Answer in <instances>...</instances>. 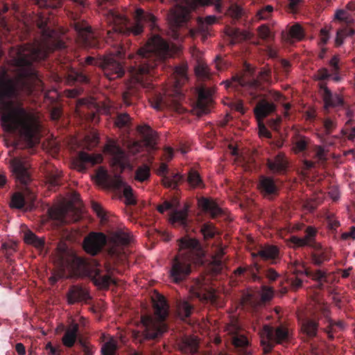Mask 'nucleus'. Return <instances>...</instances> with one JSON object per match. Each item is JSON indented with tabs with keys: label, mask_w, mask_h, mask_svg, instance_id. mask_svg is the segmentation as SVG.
<instances>
[{
	"label": "nucleus",
	"mask_w": 355,
	"mask_h": 355,
	"mask_svg": "<svg viewBox=\"0 0 355 355\" xmlns=\"http://www.w3.org/2000/svg\"><path fill=\"white\" fill-rule=\"evenodd\" d=\"M38 47L19 46L10 52L17 76L0 71V123L8 132H16L29 146H33L39 121L32 109L24 105V94H29L40 82L35 63L46 56Z\"/></svg>",
	"instance_id": "f257e3e1"
},
{
	"label": "nucleus",
	"mask_w": 355,
	"mask_h": 355,
	"mask_svg": "<svg viewBox=\"0 0 355 355\" xmlns=\"http://www.w3.org/2000/svg\"><path fill=\"white\" fill-rule=\"evenodd\" d=\"M107 18L111 28L107 31L106 43L117 49L111 55L101 58L100 67L108 79L114 80L125 73V68L119 60L124 55L119 49L121 48V37L140 35L144 31L145 24L152 30L155 28L157 19L152 13L142 8H137L134 11L132 20L113 11L109 12Z\"/></svg>",
	"instance_id": "f03ea898"
},
{
	"label": "nucleus",
	"mask_w": 355,
	"mask_h": 355,
	"mask_svg": "<svg viewBox=\"0 0 355 355\" xmlns=\"http://www.w3.org/2000/svg\"><path fill=\"white\" fill-rule=\"evenodd\" d=\"M171 55L169 44L159 35L152 36L135 55H129L131 82L123 94V103L129 106L139 96L141 89L148 92L154 89L153 71L158 63Z\"/></svg>",
	"instance_id": "7ed1b4c3"
},
{
	"label": "nucleus",
	"mask_w": 355,
	"mask_h": 355,
	"mask_svg": "<svg viewBox=\"0 0 355 355\" xmlns=\"http://www.w3.org/2000/svg\"><path fill=\"white\" fill-rule=\"evenodd\" d=\"M180 252L172 261L169 277L172 282L180 284L191 272V265L200 264L205 255L200 241L189 236L179 240Z\"/></svg>",
	"instance_id": "20e7f679"
},
{
	"label": "nucleus",
	"mask_w": 355,
	"mask_h": 355,
	"mask_svg": "<svg viewBox=\"0 0 355 355\" xmlns=\"http://www.w3.org/2000/svg\"><path fill=\"white\" fill-rule=\"evenodd\" d=\"M271 69L263 67L259 71L257 78H254V69L250 65L246 66L245 71L241 74H237L232 77L231 80L226 82L227 87L241 89L245 96H249L251 101H254L261 96V91L264 87L261 82L269 83L271 81Z\"/></svg>",
	"instance_id": "39448f33"
},
{
	"label": "nucleus",
	"mask_w": 355,
	"mask_h": 355,
	"mask_svg": "<svg viewBox=\"0 0 355 355\" xmlns=\"http://www.w3.org/2000/svg\"><path fill=\"white\" fill-rule=\"evenodd\" d=\"M174 6L168 14V20L175 37L178 38L180 34L178 28L184 26L189 21L191 12L201 6L214 5L218 12H223L222 0H173Z\"/></svg>",
	"instance_id": "423d86ee"
},
{
	"label": "nucleus",
	"mask_w": 355,
	"mask_h": 355,
	"mask_svg": "<svg viewBox=\"0 0 355 355\" xmlns=\"http://www.w3.org/2000/svg\"><path fill=\"white\" fill-rule=\"evenodd\" d=\"M153 308L157 320L150 317L142 319L144 330L141 334L144 338L146 340L157 338L167 329L164 321L168 315L169 306L165 297L159 295L157 300L153 301Z\"/></svg>",
	"instance_id": "0eeeda50"
},
{
	"label": "nucleus",
	"mask_w": 355,
	"mask_h": 355,
	"mask_svg": "<svg viewBox=\"0 0 355 355\" xmlns=\"http://www.w3.org/2000/svg\"><path fill=\"white\" fill-rule=\"evenodd\" d=\"M95 177L98 184L105 189L117 191L122 190L127 204L137 203L133 196L132 189L125 184L119 175L116 174L112 176L108 174L105 168L101 166L96 170Z\"/></svg>",
	"instance_id": "6e6552de"
},
{
	"label": "nucleus",
	"mask_w": 355,
	"mask_h": 355,
	"mask_svg": "<svg viewBox=\"0 0 355 355\" xmlns=\"http://www.w3.org/2000/svg\"><path fill=\"white\" fill-rule=\"evenodd\" d=\"M10 170L16 182L27 186L33 180L31 164L26 155L19 154L10 159Z\"/></svg>",
	"instance_id": "1a4fd4ad"
},
{
	"label": "nucleus",
	"mask_w": 355,
	"mask_h": 355,
	"mask_svg": "<svg viewBox=\"0 0 355 355\" xmlns=\"http://www.w3.org/2000/svg\"><path fill=\"white\" fill-rule=\"evenodd\" d=\"M261 346L263 353H270L276 343L281 344L288 338V329L282 326L277 327L275 330L269 325H264L260 333Z\"/></svg>",
	"instance_id": "9d476101"
},
{
	"label": "nucleus",
	"mask_w": 355,
	"mask_h": 355,
	"mask_svg": "<svg viewBox=\"0 0 355 355\" xmlns=\"http://www.w3.org/2000/svg\"><path fill=\"white\" fill-rule=\"evenodd\" d=\"M176 200L168 201L165 200L161 205H159L157 207V211L163 214L166 211H172L170 216V221L171 224L175 227H182L186 229L189 225L188 219V207L185 206L182 209L177 210Z\"/></svg>",
	"instance_id": "9b49d317"
},
{
	"label": "nucleus",
	"mask_w": 355,
	"mask_h": 355,
	"mask_svg": "<svg viewBox=\"0 0 355 355\" xmlns=\"http://www.w3.org/2000/svg\"><path fill=\"white\" fill-rule=\"evenodd\" d=\"M104 152L112 157V165L120 168L121 172L128 166V156L117 140L107 138L104 146Z\"/></svg>",
	"instance_id": "f8f14e48"
},
{
	"label": "nucleus",
	"mask_w": 355,
	"mask_h": 355,
	"mask_svg": "<svg viewBox=\"0 0 355 355\" xmlns=\"http://www.w3.org/2000/svg\"><path fill=\"white\" fill-rule=\"evenodd\" d=\"M71 26L76 32L78 40L83 45L92 48L100 47L99 40L86 21L73 20Z\"/></svg>",
	"instance_id": "ddd939ff"
},
{
	"label": "nucleus",
	"mask_w": 355,
	"mask_h": 355,
	"mask_svg": "<svg viewBox=\"0 0 355 355\" xmlns=\"http://www.w3.org/2000/svg\"><path fill=\"white\" fill-rule=\"evenodd\" d=\"M189 292L193 297L202 302L214 303L216 301V295L213 289L208 288L203 280L193 279L189 285Z\"/></svg>",
	"instance_id": "4468645a"
},
{
	"label": "nucleus",
	"mask_w": 355,
	"mask_h": 355,
	"mask_svg": "<svg viewBox=\"0 0 355 355\" xmlns=\"http://www.w3.org/2000/svg\"><path fill=\"white\" fill-rule=\"evenodd\" d=\"M317 232V230L315 227L308 226L305 230V236L304 237L291 236L289 239V242L293 245V248H294L309 246L312 249H318L320 248V243L315 241Z\"/></svg>",
	"instance_id": "2eb2a0df"
},
{
	"label": "nucleus",
	"mask_w": 355,
	"mask_h": 355,
	"mask_svg": "<svg viewBox=\"0 0 355 355\" xmlns=\"http://www.w3.org/2000/svg\"><path fill=\"white\" fill-rule=\"evenodd\" d=\"M106 243V237L103 233L92 232L86 236L83 241L84 250L91 255L99 253Z\"/></svg>",
	"instance_id": "dca6fc26"
},
{
	"label": "nucleus",
	"mask_w": 355,
	"mask_h": 355,
	"mask_svg": "<svg viewBox=\"0 0 355 355\" xmlns=\"http://www.w3.org/2000/svg\"><path fill=\"white\" fill-rule=\"evenodd\" d=\"M66 295L67 303L70 305L79 302L88 304L92 299L89 291L79 284L69 286Z\"/></svg>",
	"instance_id": "f3484780"
},
{
	"label": "nucleus",
	"mask_w": 355,
	"mask_h": 355,
	"mask_svg": "<svg viewBox=\"0 0 355 355\" xmlns=\"http://www.w3.org/2000/svg\"><path fill=\"white\" fill-rule=\"evenodd\" d=\"M257 187L260 193L268 199H272L279 194V186L272 177L261 175Z\"/></svg>",
	"instance_id": "a211bd4d"
},
{
	"label": "nucleus",
	"mask_w": 355,
	"mask_h": 355,
	"mask_svg": "<svg viewBox=\"0 0 355 355\" xmlns=\"http://www.w3.org/2000/svg\"><path fill=\"white\" fill-rule=\"evenodd\" d=\"M103 157L101 154H89L84 151L78 153L73 162L74 167L80 172L87 170L88 166H94L101 163Z\"/></svg>",
	"instance_id": "6ab92c4d"
},
{
	"label": "nucleus",
	"mask_w": 355,
	"mask_h": 355,
	"mask_svg": "<svg viewBox=\"0 0 355 355\" xmlns=\"http://www.w3.org/2000/svg\"><path fill=\"white\" fill-rule=\"evenodd\" d=\"M158 175L163 176L162 184L165 187L175 189L179 183L184 181V176L179 173H172L167 175L168 166L165 163H162L158 168Z\"/></svg>",
	"instance_id": "aec40b11"
},
{
	"label": "nucleus",
	"mask_w": 355,
	"mask_h": 355,
	"mask_svg": "<svg viewBox=\"0 0 355 355\" xmlns=\"http://www.w3.org/2000/svg\"><path fill=\"white\" fill-rule=\"evenodd\" d=\"M319 87L322 92V97L326 109L344 105V100L342 96L338 94H332L331 90L327 87L326 83H319Z\"/></svg>",
	"instance_id": "412c9836"
},
{
	"label": "nucleus",
	"mask_w": 355,
	"mask_h": 355,
	"mask_svg": "<svg viewBox=\"0 0 355 355\" xmlns=\"http://www.w3.org/2000/svg\"><path fill=\"white\" fill-rule=\"evenodd\" d=\"M301 331L309 338H314L317 336L319 322L318 319L308 316L299 317Z\"/></svg>",
	"instance_id": "4be33fe9"
},
{
	"label": "nucleus",
	"mask_w": 355,
	"mask_h": 355,
	"mask_svg": "<svg viewBox=\"0 0 355 355\" xmlns=\"http://www.w3.org/2000/svg\"><path fill=\"white\" fill-rule=\"evenodd\" d=\"M304 37L303 28L297 23L289 26L287 25L286 30L282 31V37L287 42H291L293 40H302Z\"/></svg>",
	"instance_id": "5701e85b"
},
{
	"label": "nucleus",
	"mask_w": 355,
	"mask_h": 355,
	"mask_svg": "<svg viewBox=\"0 0 355 355\" xmlns=\"http://www.w3.org/2000/svg\"><path fill=\"white\" fill-rule=\"evenodd\" d=\"M79 334V325L75 322H71L67 327L65 332L62 338V344L68 347H72L76 340Z\"/></svg>",
	"instance_id": "b1692460"
},
{
	"label": "nucleus",
	"mask_w": 355,
	"mask_h": 355,
	"mask_svg": "<svg viewBox=\"0 0 355 355\" xmlns=\"http://www.w3.org/2000/svg\"><path fill=\"white\" fill-rule=\"evenodd\" d=\"M268 168L275 173H282L286 171L288 162L282 153H279L273 159L267 161Z\"/></svg>",
	"instance_id": "393cba45"
},
{
	"label": "nucleus",
	"mask_w": 355,
	"mask_h": 355,
	"mask_svg": "<svg viewBox=\"0 0 355 355\" xmlns=\"http://www.w3.org/2000/svg\"><path fill=\"white\" fill-rule=\"evenodd\" d=\"M276 105L273 103L268 102L266 99H261L254 108L256 117L259 119H263L270 114L276 110Z\"/></svg>",
	"instance_id": "a878e982"
},
{
	"label": "nucleus",
	"mask_w": 355,
	"mask_h": 355,
	"mask_svg": "<svg viewBox=\"0 0 355 355\" xmlns=\"http://www.w3.org/2000/svg\"><path fill=\"white\" fill-rule=\"evenodd\" d=\"M137 131L143 138L145 145L149 148L154 149L157 144L155 132L147 125L138 126Z\"/></svg>",
	"instance_id": "bb28decb"
},
{
	"label": "nucleus",
	"mask_w": 355,
	"mask_h": 355,
	"mask_svg": "<svg viewBox=\"0 0 355 355\" xmlns=\"http://www.w3.org/2000/svg\"><path fill=\"white\" fill-rule=\"evenodd\" d=\"M331 257V250L323 248L320 243L318 249H313L311 254V262L317 266H320L323 263L329 261Z\"/></svg>",
	"instance_id": "cd10ccee"
},
{
	"label": "nucleus",
	"mask_w": 355,
	"mask_h": 355,
	"mask_svg": "<svg viewBox=\"0 0 355 355\" xmlns=\"http://www.w3.org/2000/svg\"><path fill=\"white\" fill-rule=\"evenodd\" d=\"M200 205L202 209L209 214L211 217L214 219L222 216L223 214V209L216 202L211 200L202 198L200 201Z\"/></svg>",
	"instance_id": "c85d7f7f"
},
{
	"label": "nucleus",
	"mask_w": 355,
	"mask_h": 355,
	"mask_svg": "<svg viewBox=\"0 0 355 355\" xmlns=\"http://www.w3.org/2000/svg\"><path fill=\"white\" fill-rule=\"evenodd\" d=\"M212 103L211 93L205 88H201L198 91L197 107L202 114H206L209 111V106Z\"/></svg>",
	"instance_id": "c756f323"
},
{
	"label": "nucleus",
	"mask_w": 355,
	"mask_h": 355,
	"mask_svg": "<svg viewBox=\"0 0 355 355\" xmlns=\"http://www.w3.org/2000/svg\"><path fill=\"white\" fill-rule=\"evenodd\" d=\"M91 274L92 279L96 286L107 288L113 282V280L110 275H102L101 269L97 266L91 271Z\"/></svg>",
	"instance_id": "7c9ffc66"
},
{
	"label": "nucleus",
	"mask_w": 355,
	"mask_h": 355,
	"mask_svg": "<svg viewBox=\"0 0 355 355\" xmlns=\"http://www.w3.org/2000/svg\"><path fill=\"white\" fill-rule=\"evenodd\" d=\"M210 27L203 21L202 18H199L197 21L196 28H191L189 31L191 37H195L198 35H202V40H205L209 35Z\"/></svg>",
	"instance_id": "2f4dec72"
},
{
	"label": "nucleus",
	"mask_w": 355,
	"mask_h": 355,
	"mask_svg": "<svg viewBox=\"0 0 355 355\" xmlns=\"http://www.w3.org/2000/svg\"><path fill=\"white\" fill-rule=\"evenodd\" d=\"M300 274H304L306 277L312 279L313 280L319 283V288H321L323 286V282L327 281L326 272L321 270H317L313 271L309 268L304 266V270L299 271Z\"/></svg>",
	"instance_id": "473e14b6"
},
{
	"label": "nucleus",
	"mask_w": 355,
	"mask_h": 355,
	"mask_svg": "<svg viewBox=\"0 0 355 355\" xmlns=\"http://www.w3.org/2000/svg\"><path fill=\"white\" fill-rule=\"evenodd\" d=\"M24 241L26 243L31 245L38 250H42L45 244L44 238L38 237L31 231L24 233Z\"/></svg>",
	"instance_id": "72a5a7b5"
},
{
	"label": "nucleus",
	"mask_w": 355,
	"mask_h": 355,
	"mask_svg": "<svg viewBox=\"0 0 355 355\" xmlns=\"http://www.w3.org/2000/svg\"><path fill=\"white\" fill-rule=\"evenodd\" d=\"M186 180L189 185L193 189L202 188L205 187V184L200 173L193 168H191L188 172Z\"/></svg>",
	"instance_id": "f704fd0d"
},
{
	"label": "nucleus",
	"mask_w": 355,
	"mask_h": 355,
	"mask_svg": "<svg viewBox=\"0 0 355 355\" xmlns=\"http://www.w3.org/2000/svg\"><path fill=\"white\" fill-rule=\"evenodd\" d=\"M228 35L232 39V43L236 44L250 38V33L238 28H230L227 31Z\"/></svg>",
	"instance_id": "c9c22d12"
},
{
	"label": "nucleus",
	"mask_w": 355,
	"mask_h": 355,
	"mask_svg": "<svg viewBox=\"0 0 355 355\" xmlns=\"http://www.w3.org/2000/svg\"><path fill=\"white\" fill-rule=\"evenodd\" d=\"M354 33V29L348 26H345L344 27L338 29L335 39V46L337 47L341 46L344 42L345 38L347 37H352Z\"/></svg>",
	"instance_id": "e433bc0d"
},
{
	"label": "nucleus",
	"mask_w": 355,
	"mask_h": 355,
	"mask_svg": "<svg viewBox=\"0 0 355 355\" xmlns=\"http://www.w3.org/2000/svg\"><path fill=\"white\" fill-rule=\"evenodd\" d=\"M177 312L182 319L189 318L193 306L186 300H178L177 302Z\"/></svg>",
	"instance_id": "4c0bfd02"
},
{
	"label": "nucleus",
	"mask_w": 355,
	"mask_h": 355,
	"mask_svg": "<svg viewBox=\"0 0 355 355\" xmlns=\"http://www.w3.org/2000/svg\"><path fill=\"white\" fill-rule=\"evenodd\" d=\"M111 242L115 246L128 245L130 242V236L128 233L119 231L113 234L111 237Z\"/></svg>",
	"instance_id": "58836bf2"
},
{
	"label": "nucleus",
	"mask_w": 355,
	"mask_h": 355,
	"mask_svg": "<svg viewBox=\"0 0 355 355\" xmlns=\"http://www.w3.org/2000/svg\"><path fill=\"white\" fill-rule=\"evenodd\" d=\"M279 254L277 247L270 245L258 251V255L264 260L275 259Z\"/></svg>",
	"instance_id": "ea45409f"
},
{
	"label": "nucleus",
	"mask_w": 355,
	"mask_h": 355,
	"mask_svg": "<svg viewBox=\"0 0 355 355\" xmlns=\"http://www.w3.org/2000/svg\"><path fill=\"white\" fill-rule=\"evenodd\" d=\"M25 205V198L21 193L15 192L12 195L10 202V207L11 208L21 209L24 207Z\"/></svg>",
	"instance_id": "a19ab883"
},
{
	"label": "nucleus",
	"mask_w": 355,
	"mask_h": 355,
	"mask_svg": "<svg viewBox=\"0 0 355 355\" xmlns=\"http://www.w3.org/2000/svg\"><path fill=\"white\" fill-rule=\"evenodd\" d=\"M309 139L302 135H297L293 141V150L295 153L304 151L308 146Z\"/></svg>",
	"instance_id": "79ce46f5"
},
{
	"label": "nucleus",
	"mask_w": 355,
	"mask_h": 355,
	"mask_svg": "<svg viewBox=\"0 0 355 355\" xmlns=\"http://www.w3.org/2000/svg\"><path fill=\"white\" fill-rule=\"evenodd\" d=\"M150 175V167L146 164H144L139 166L137 168L135 171V178L136 180L142 182L147 180L149 178Z\"/></svg>",
	"instance_id": "37998d69"
},
{
	"label": "nucleus",
	"mask_w": 355,
	"mask_h": 355,
	"mask_svg": "<svg viewBox=\"0 0 355 355\" xmlns=\"http://www.w3.org/2000/svg\"><path fill=\"white\" fill-rule=\"evenodd\" d=\"M117 348L116 341L112 338L102 345L101 354L102 355H117Z\"/></svg>",
	"instance_id": "c03bdc74"
},
{
	"label": "nucleus",
	"mask_w": 355,
	"mask_h": 355,
	"mask_svg": "<svg viewBox=\"0 0 355 355\" xmlns=\"http://www.w3.org/2000/svg\"><path fill=\"white\" fill-rule=\"evenodd\" d=\"M49 19L45 17L44 15H40L37 20V26L41 31L42 34L47 37H51L52 31L50 29L49 25Z\"/></svg>",
	"instance_id": "a18cd8bd"
},
{
	"label": "nucleus",
	"mask_w": 355,
	"mask_h": 355,
	"mask_svg": "<svg viewBox=\"0 0 355 355\" xmlns=\"http://www.w3.org/2000/svg\"><path fill=\"white\" fill-rule=\"evenodd\" d=\"M131 118L127 113H119L114 119L115 125L119 128H129Z\"/></svg>",
	"instance_id": "49530a36"
},
{
	"label": "nucleus",
	"mask_w": 355,
	"mask_h": 355,
	"mask_svg": "<svg viewBox=\"0 0 355 355\" xmlns=\"http://www.w3.org/2000/svg\"><path fill=\"white\" fill-rule=\"evenodd\" d=\"M57 261L59 264L63 265L67 261L68 247L65 243H59L56 248Z\"/></svg>",
	"instance_id": "de8ad7c7"
},
{
	"label": "nucleus",
	"mask_w": 355,
	"mask_h": 355,
	"mask_svg": "<svg viewBox=\"0 0 355 355\" xmlns=\"http://www.w3.org/2000/svg\"><path fill=\"white\" fill-rule=\"evenodd\" d=\"M229 14L233 19L239 20L243 16L244 11L241 6L236 4H232L229 8Z\"/></svg>",
	"instance_id": "09e8293b"
},
{
	"label": "nucleus",
	"mask_w": 355,
	"mask_h": 355,
	"mask_svg": "<svg viewBox=\"0 0 355 355\" xmlns=\"http://www.w3.org/2000/svg\"><path fill=\"white\" fill-rule=\"evenodd\" d=\"M272 12L273 7L270 5H267L257 11L256 17L259 20H265L270 17Z\"/></svg>",
	"instance_id": "8fccbe9b"
},
{
	"label": "nucleus",
	"mask_w": 355,
	"mask_h": 355,
	"mask_svg": "<svg viewBox=\"0 0 355 355\" xmlns=\"http://www.w3.org/2000/svg\"><path fill=\"white\" fill-rule=\"evenodd\" d=\"M260 269V267L258 264H255L254 268H248V270L246 272L245 279H251L253 282H261L262 279L259 277L255 272V270L258 272Z\"/></svg>",
	"instance_id": "3c124183"
},
{
	"label": "nucleus",
	"mask_w": 355,
	"mask_h": 355,
	"mask_svg": "<svg viewBox=\"0 0 355 355\" xmlns=\"http://www.w3.org/2000/svg\"><path fill=\"white\" fill-rule=\"evenodd\" d=\"M259 36L263 40H268L273 37L272 31L266 24H262L257 28Z\"/></svg>",
	"instance_id": "603ef678"
},
{
	"label": "nucleus",
	"mask_w": 355,
	"mask_h": 355,
	"mask_svg": "<svg viewBox=\"0 0 355 355\" xmlns=\"http://www.w3.org/2000/svg\"><path fill=\"white\" fill-rule=\"evenodd\" d=\"M195 72L198 76L201 78H209V67L204 63H198L195 67Z\"/></svg>",
	"instance_id": "864d4df0"
},
{
	"label": "nucleus",
	"mask_w": 355,
	"mask_h": 355,
	"mask_svg": "<svg viewBox=\"0 0 355 355\" xmlns=\"http://www.w3.org/2000/svg\"><path fill=\"white\" fill-rule=\"evenodd\" d=\"M233 344L236 347L245 348L249 345V341L243 335H236L233 337Z\"/></svg>",
	"instance_id": "5fc2aeb1"
},
{
	"label": "nucleus",
	"mask_w": 355,
	"mask_h": 355,
	"mask_svg": "<svg viewBox=\"0 0 355 355\" xmlns=\"http://www.w3.org/2000/svg\"><path fill=\"white\" fill-rule=\"evenodd\" d=\"M14 246L15 245H10L7 243H3L2 245L3 249L5 250V257L6 259V261L10 264H12V263L14 261V260L12 259L13 253L15 252Z\"/></svg>",
	"instance_id": "6e6d98bb"
},
{
	"label": "nucleus",
	"mask_w": 355,
	"mask_h": 355,
	"mask_svg": "<svg viewBox=\"0 0 355 355\" xmlns=\"http://www.w3.org/2000/svg\"><path fill=\"white\" fill-rule=\"evenodd\" d=\"M288 3L286 6L287 10L291 13H297L304 2V0H288Z\"/></svg>",
	"instance_id": "4d7b16f0"
},
{
	"label": "nucleus",
	"mask_w": 355,
	"mask_h": 355,
	"mask_svg": "<svg viewBox=\"0 0 355 355\" xmlns=\"http://www.w3.org/2000/svg\"><path fill=\"white\" fill-rule=\"evenodd\" d=\"M273 294L274 291L272 288L268 287L266 286H263L261 294V301L263 302L270 301L272 298Z\"/></svg>",
	"instance_id": "13d9d810"
},
{
	"label": "nucleus",
	"mask_w": 355,
	"mask_h": 355,
	"mask_svg": "<svg viewBox=\"0 0 355 355\" xmlns=\"http://www.w3.org/2000/svg\"><path fill=\"white\" fill-rule=\"evenodd\" d=\"M201 232L205 239H211L215 235V231L211 225L205 224L201 228Z\"/></svg>",
	"instance_id": "bf43d9fd"
},
{
	"label": "nucleus",
	"mask_w": 355,
	"mask_h": 355,
	"mask_svg": "<svg viewBox=\"0 0 355 355\" xmlns=\"http://www.w3.org/2000/svg\"><path fill=\"white\" fill-rule=\"evenodd\" d=\"M69 77L73 81L80 82L81 83H87L89 80L87 76L80 71H73L69 75Z\"/></svg>",
	"instance_id": "052dcab7"
},
{
	"label": "nucleus",
	"mask_w": 355,
	"mask_h": 355,
	"mask_svg": "<svg viewBox=\"0 0 355 355\" xmlns=\"http://www.w3.org/2000/svg\"><path fill=\"white\" fill-rule=\"evenodd\" d=\"M323 125L326 135H330L337 125L336 122L330 118L325 119Z\"/></svg>",
	"instance_id": "680f3d73"
},
{
	"label": "nucleus",
	"mask_w": 355,
	"mask_h": 355,
	"mask_svg": "<svg viewBox=\"0 0 355 355\" xmlns=\"http://www.w3.org/2000/svg\"><path fill=\"white\" fill-rule=\"evenodd\" d=\"M330 76L331 74L327 68H321L314 75V79L316 80H325L329 79Z\"/></svg>",
	"instance_id": "e2e57ef3"
},
{
	"label": "nucleus",
	"mask_w": 355,
	"mask_h": 355,
	"mask_svg": "<svg viewBox=\"0 0 355 355\" xmlns=\"http://www.w3.org/2000/svg\"><path fill=\"white\" fill-rule=\"evenodd\" d=\"M224 252L223 250H220L219 252L216 254L214 258L213 263L216 266V270H220L223 266V257L224 255Z\"/></svg>",
	"instance_id": "0e129e2a"
},
{
	"label": "nucleus",
	"mask_w": 355,
	"mask_h": 355,
	"mask_svg": "<svg viewBox=\"0 0 355 355\" xmlns=\"http://www.w3.org/2000/svg\"><path fill=\"white\" fill-rule=\"evenodd\" d=\"M66 48L65 43L60 40H55L52 44L48 47L49 51H54L56 50H63Z\"/></svg>",
	"instance_id": "69168bd1"
},
{
	"label": "nucleus",
	"mask_w": 355,
	"mask_h": 355,
	"mask_svg": "<svg viewBox=\"0 0 355 355\" xmlns=\"http://www.w3.org/2000/svg\"><path fill=\"white\" fill-rule=\"evenodd\" d=\"M329 31L326 28H322L320 32V46H324L329 40Z\"/></svg>",
	"instance_id": "338daca9"
},
{
	"label": "nucleus",
	"mask_w": 355,
	"mask_h": 355,
	"mask_svg": "<svg viewBox=\"0 0 355 355\" xmlns=\"http://www.w3.org/2000/svg\"><path fill=\"white\" fill-rule=\"evenodd\" d=\"M264 274L266 278L268 279L270 282H275L279 276V275L273 268H271L266 270Z\"/></svg>",
	"instance_id": "774afa93"
}]
</instances>
